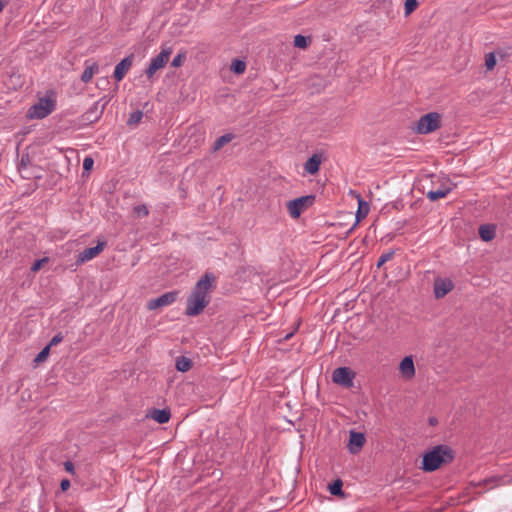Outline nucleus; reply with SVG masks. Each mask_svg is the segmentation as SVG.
<instances>
[{
	"label": "nucleus",
	"instance_id": "f257e3e1",
	"mask_svg": "<svg viewBox=\"0 0 512 512\" xmlns=\"http://www.w3.org/2000/svg\"><path fill=\"white\" fill-rule=\"evenodd\" d=\"M215 277L206 273L195 284L191 294L187 298L185 313L188 316L199 315L209 303V292L213 287Z\"/></svg>",
	"mask_w": 512,
	"mask_h": 512
},
{
	"label": "nucleus",
	"instance_id": "f03ea898",
	"mask_svg": "<svg viewBox=\"0 0 512 512\" xmlns=\"http://www.w3.org/2000/svg\"><path fill=\"white\" fill-rule=\"evenodd\" d=\"M453 450L447 445H437L423 455L421 469L425 472H433L442 464L453 460Z\"/></svg>",
	"mask_w": 512,
	"mask_h": 512
},
{
	"label": "nucleus",
	"instance_id": "7ed1b4c3",
	"mask_svg": "<svg viewBox=\"0 0 512 512\" xmlns=\"http://www.w3.org/2000/svg\"><path fill=\"white\" fill-rule=\"evenodd\" d=\"M55 109V100L49 97H42L39 101L31 106L27 116L30 119H43L51 114Z\"/></svg>",
	"mask_w": 512,
	"mask_h": 512
},
{
	"label": "nucleus",
	"instance_id": "20e7f679",
	"mask_svg": "<svg viewBox=\"0 0 512 512\" xmlns=\"http://www.w3.org/2000/svg\"><path fill=\"white\" fill-rule=\"evenodd\" d=\"M171 54L172 48L170 46L162 47L161 52L151 59L149 66L145 70V74L148 79H152L158 70L165 67Z\"/></svg>",
	"mask_w": 512,
	"mask_h": 512
},
{
	"label": "nucleus",
	"instance_id": "39448f33",
	"mask_svg": "<svg viewBox=\"0 0 512 512\" xmlns=\"http://www.w3.org/2000/svg\"><path fill=\"white\" fill-rule=\"evenodd\" d=\"M440 127V115L436 112H430L423 115L417 122L416 131L419 134H428Z\"/></svg>",
	"mask_w": 512,
	"mask_h": 512
},
{
	"label": "nucleus",
	"instance_id": "423d86ee",
	"mask_svg": "<svg viewBox=\"0 0 512 512\" xmlns=\"http://www.w3.org/2000/svg\"><path fill=\"white\" fill-rule=\"evenodd\" d=\"M355 373L349 367L336 368L332 373V380L345 388H351L354 385Z\"/></svg>",
	"mask_w": 512,
	"mask_h": 512
},
{
	"label": "nucleus",
	"instance_id": "0eeeda50",
	"mask_svg": "<svg viewBox=\"0 0 512 512\" xmlns=\"http://www.w3.org/2000/svg\"><path fill=\"white\" fill-rule=\"evenodd\" d=\"M314 202V196H301L290 200L287 203V209L290 216L294 219L298 218L301 213Z\"/></svg>",
	"mask_w": 512,
	"mask_h": 512
},
{
	"label": "nucleus",
	"instance_id": "6e6552de",
	"mask_svg": "<svg viewBox=\"0 0 512 512\" xmlns=\"http://www.w3.org/2000/svg\"><path fill=\"white\" fill-rule=\"evenodd\" d=\"M398 370L402 379L406 381L412 380L416 374L413 356H405L399 363Z\"/></svg>",
	"mask_w": 512,
	"mask_h": 512
},
{
	"label": "nucleus",
	"instance_id": "1a4fd4ad",
	"mask_svg": "<svg viewBox=\"0 0 512 512\" xmlns=\"http://www.w3.org/2000/svg\"><path fill=\"white\" fill-rule=\"evenodd\" d=\"M105 246V241H99L96 246L84 249L82 252L79 253L77 257V263L83 264L94 259L104 250Z\"/></svg>",
	"mask_w": 512,
	"mask_h": 512
},
{
	"label": "nucleus",
	"instance_id": "9d476101",
	"mask_svg": "<svg viewBox=\"0 0 512 512\" xmlns=\"http://www.w3.org/2000/svg\"><path fill=\"white\" fill-rule=\"evenodd\" d=\"M177 296L178 293L176 291L166 292L161 296L150 300L148 302V308L150 310H154L160 307L168 306L176 301Z\"/></svg>",
	"mask_w": 512,
	"mask_h": 512
},
{
	"label": "nucleus",
	"instance_id": "9b49d317",
	"mask_svg": "<svg viewBox=\"0 0 512 512\" xmlns=\"http://www.w3.org/2000/svg\"><path fill=\"white\" fill-rule=\"evenodd\" d=\"M454 288V283L449 278H437L434 281V294L437 299L443 298Z\"/></svg>",
	"mask_w": 512,
	"mask_h": 512
},
{
	"label": "nucleus",
	"instance_id": "f8f14e48",
	"mask_svg": "<svg viewBox=\"0 0 512 512\" xmlns=\"http://www.w3.org/2000/svg\"><path fill=\"white\" fill-rule=\"evenodd\" d=\"M134 55L130 54L123 58L116 66L114 70V78L120 82L127 72L130 70L133 63Z\"/></svg>",
	"mask_w": 512,
	"mask_h": 512
},
{
	"label": "nucleus",
	"instance_id": "ddd939ff",
	"mask_svg": "<svg viewBox=\"0 0 512 512\" xmlns=\"http://www.w3.org/2000/svg\"><path fill=\"white\" fill-rule=\"evenodd\" d=\"M365 436L363 433L350 431L348 449L350 453L356 454L363 447Z\"/></svg>",
	"mask_w": 512,
	"mask_h": 512
},
{
	"label": "nucleus",
	"instance_id": "4468645a",
	"mask_svg": "<svg viewBox=\"0 0 512 512\" xmlns=\"http://www.w3.org/2000/svg\"><path fill=\"white\" fill-rule=\"evenodd\" d=\"M322 162V156L319 154H313L307 159L304 164V170L310 175H314L319 171Z\"/></svg>",
	"mask_w": 512,
	"mask_h": 512
},
{
	"label": "nucleus",
	"instance_id": "2eb2a0df",
	"mask_svg": "<svg viewBox=\"0 0 512 512\" xmlns=\"http://www.w3.org/2000/svg\"><path fill=\"white\" fill-rule=\"evenodd\" d=\"M149 415L159 424L167 423L170 419V411L168 409H153Z\"/></svg>",
	"mask_w": 512,
	"mask_h": 512
},
{
	"label": "nucleus",
	"instance_id": "dca6fc26",
	"mask_svg": "<svg viewBox=\"0 0 512 512\" xmlns=\"http://www.w3.org/2000/svg\"><path fill=\"white\" fill-rule=\"evenodd\" d=\"M479 235L483 241H490L495 237V228L492 225H481Z\"/></svg>",
	"mask_w": 512,
	"mask_h": 512
},
{
	"label": "nucleus",
	"instance_id": "f3484780",
	"mask_svg": "<svg viewBox=\"0 0 512 512\" xmlns=\"http://www.w3.org/2000/svg\"><path fill=\"white\" fill-rule=\"evenodd\" d=\"M450 192H451V188H449V187L431 190L427 193V198L430 201H436L438 199L446 197Z\"/></svg>",
	"mask_w": 512,
	"mask_h": 512
},
{
	"label": "nucleus",
	"instance_id": "a211bd4d",
	"mask_svg": "<svg viewBox=\"0 0 512 512\" xmlns=\"http://www.w3.org/2000/svg\"><path fill=\"white\" fill-rule=\"evenodd\" d=\"M234 138V135L232 133H227V134H224L222 136H220L219 138L216 139V141L214 142L213 146H212V151L213 152H217L218 150H220L224 145L228 144L229 142L232 141V139Z\"/></svg>",
	"mask_w": 512,
	"mask_h": 512
},
{
	"label": "nucleus",
	"instance_id": "6ab92c4d",
	"mask_svg": "<svg viewBox=\"0 0 512 512\" xmlns=\"http://www.w3.org/2000/svg\"><path fill=\"white\" fill-rule=\"evenodd\" d=\"M369 210V204L366 201L362 200L360 196H358V210L356 213L357 222L365 218L369 213Z\"/></svg>",
	"mask_w": 512,
	"mask_h": 512
},
{
	"label": "nucleus",
	"instance_id": "aec40b11",
	"mask_svg": "<svg viewBox=\"0 0 512 512\" xmlns=\"http://www.w3.org/2000/svg\"><path fill=\"white\" fill-rule=\"evenodd\" d=\"M98 72V65L96 63H92L87 66L81 75V80L84 83H88L93 78L94 74Z\"/></svg>",
	"mask_w": 512,
	"mask_h": 512
},
{
	"label": "nucleus",
	"instance_id": "412c9836",
	"mask_svg": "<svg viewBox=\"0 0 512 512\" xmlns=\"http://www.w3.org/2000/svg\"><path fill=\"white\" fill-rule=\"evenodd\" d=\"M176 369L180 372H187L191 368V360L187 357H179L176 359Z\"/></svg>",
	"mask_w": 512,
	"mask_h": 512
},
{
	"label": "nucleus",
	"instance_id": "4be33fe9",
	"mask_svg": "<svg viewBox=\"0 0 512 512\" xmlns=\"http://www.w3.org/2000/svg\"><path fill=\"white\" fill-rule=\"evenodd\" d=\"M342 486V481L340 479H337L332 484H329L328 490L334 496L343 495Z\"/></svg>",
	"mask_w": 512,
	"mask_h": 512
},
{
	"label": "nucleus",
	"instance_id": "5701e85b",
	"mask_svg": "<svg viewBox=\"0 0 512 512\" xmlns=\"http://www.w3.org/2000/svg\"><path fill=\"white\" fill-rule=\"evenodd\" d=\"M230 69L236 74H242L246 69V63L242 60L235 59L232 61Z\"/></svg>",
	"mask_w": 512,
	"mask_h": 512
},
{
	"label": "nucleus",
	"instance_id": "b1692460",
	"mask_svg": "<svg viewBox=\"0 0 512 512\" xmlns=\"http://www.w3.org/2000/svg\"><path fill=\"white\" fill-rule=\"evenodd\" d=\"M308 42H309V38H307L303 35L298 34L294 37V45L298 48H302V49L306 48L308 45Z\"/></svg>",
	"mask_w": 512,
	"mask_h": 512
},
{
	"label": "nucleus",
	"instance_id": "393cba45",
	"mask_svg": "<svg viewBox=\"0 0 512 512\" xmlns=\"http://www.w3.org/2000/svg\"><path fill=\"white\" fill-rule=\"evenodd\" d=\"M496 65V57L493 52L486 54L485 56V66L487 70H492Z\"/></svg>",
	"mask_w": 512,
	"mask_h": 512
},
{
	"label": "nucleus",
	"instance_id": "a878e982",
	"mask_svg": "<svg viewBox=\"0 0 512 512\" xmlns=\"http://www.w3.org/2000/svg\"><path fill=\"white\" fill-rule=\"evenodd\" d=\"M142 117H143L142 111H139V110L135 111V112L130 114L127 123L129 125L138 124L141 121Z\"/></svg>",
	"mask_w": 512,
	"mask_h": 512
},
{
	"label": "nucleus",
	"instance_id": "bb28decb",
	"mask_svg": "<svg viewBox=\"0 0 512 512\" xmlns=\"http://www.w3.org/2000/svg\"><path fill=\"white\" fill-rule=\"evenodd\" d=\"M417 5V0H405V15L411 14L416 9Z\"/></svg>",
	"mask_w": 512,
	"mask_h": 512
},
{
	"label": "nucleus",
	"instance_id": "cd10ccee",
	"mask_svg": "<svg viewBox=\"0 0 512 512\" xmlns=\"http://www.w3.org/2000/svg\"><path fill=\"white\" fill-rule=\"evenodd\" d=\"M393 256H394V251H388V252L383 253L380 256V258L378 259L377 267H381L384 263L391 260L393 258Z\"/></svg>",
	"mask_w": 512,
	"mask_h": 512
},
{
	"label": "nucleus",
	"instance_id": "c85d7f7f",
	"mask_svg": "<svg viewBox=\"0 0 512 512\" xmlns=\"http://www.w3.org/2000/svg\"><path fill=\"white\" fill-rule=\"evenodd\" d=\"M50 348L49 346L44 347L35 357V362H42L46 360L49 355Z\"/></svg>",
	"mask_w": 512,
	"mask_h": 512
},
{
	"label": "nucleus",
	"instance_id": "c756f323",
	"mask_svg": "<svg viewBox=\"0 0 512 512\" xmlns=\"http://www.w3.org/2000/svg\"><path fill=\"white\" fill-rule=\"evenodd\" d=\"M185 58H186V54L185 53H178L173 58L171 65L173 67H180L183 64V61L185 60Z\"/></svg>",
	"mask_w": 512,
	"mask_h": 512
},
{
	"label": "nucleus",
	"instance_id": "7c9ffc66",
	"mask_svg": "<svg viewBox=\"0 0 512 512\" xmlns=\"http://www.w3.org/2000/svg\"><path fill=\"white\" fill-rule=\"evenodd\" d=\"M48 262V258L44 257L42 259L36 260L31 266V272L36 273L39 271L44 263Z\"/></svg>",
	"mask_w": 512,
	"mask_h": 512
},
{
	"label": "nucleus",
	"instance_id": "2f4dec72",
	"mask_svg": "<svg viewBox=\"0 0 512 512\" xmlns=\"http://www.w3.org/2000/svg\"><path fill=\"white\" fill-rule=\"evenodd\" d=\"M135 213L139 216H147L149 214V210L146 205H138L134 208Z\"/></svg>",
	"mask_w": 512,
	"mask_h": 512
},
{
	"label": "nucleus",
	"instance_id": "473e14b6",
	"mask_svg": "<svg viewBox=\"0 0 512 512\" xmlns=\"http://www.w3.org/2000/svg\"><path fill=\"white\" fill-rule=\"evenodd\" d=\"M62 340H63V336L61 335V333H58L52 337V339L50 340V342L47 346H49V348H51L52 346L58 345Z\"/></svg>",
	"mask_w": 512,
	"mask_h": 512
},
{
	"label": "nucleus",
	"instance_id": "72a5a7b5",
	"mask_svg": "<svg viewBox=\"0 0 512 512\" xmlns=\"http://www.w3.org/2000/svg\"><path fill=\"white\" fill-rule=\"evenodd\" d=\"M94 164V160L91 157H85L83 160V168L86 171H89L92 169Z\"/></svg>",
	"mask_w": 512,
	"mask_h": 512
},
{
	"label": "nucleus",
	"instance_id": "f704fd0d",
	"mask_svg": "<svg viewBox=\"0 0 512 512\" xmlns=\"http://www.w3.org/2000/svg\"><path fill=\"white\" fill-rule=\"evenodd\" d=\"M64 467L67 472L74 473V465L71 461H66Z\"/></svg>",
	"mask_w": 512,
	"mask_h": 512
},
{
	"label": "nucleus",
	"instance_id": "c9c22d12",
	"mask_svg": "<svg viewBox=\"0 0 512 512\" xmlns=\"http://www.w3.org/2000/svg\"><path fill=\"white\" fill-rule=\"evenodd\" d=\"M60 487L63 491H66L70 487V481L68 479H63L61 481Z\"/></svg>",
	"mask_w": 512,
	"mask_h": 512
},
{
	"label": "nucleus",
	"instance_id": "e433bc0d",
	"mask_svg": "<svg viewBox=\"0 0 512 512\" xmlns=\"http://www.w3.org/2000/svg\"><path fill=\"white\" fill-rule=\"evenodd\" d=\"M502 480H503V478H502V477H493V478H490V479H485V480H484V484H488V483H490V482H496V483H498V482H501Z\"/></svg>",
	"mask_w": 512,
	"mask_h": 512
},
{
	"label": "nucleus",
	"instance_id": "4c0bfd02",
	"mask_svg": "<svg viewBox=\"0 0 512 512\" xmlns=\"http://www.w3.org/2000/svg\"><path fill=\"white\" fill-rule=\"evenodd\" d=\"M6 4H7V0H0V13L3 11Z\"/></svg>",
	"mask_w": 512,
	"mask_h": 512
}]
</instances>
